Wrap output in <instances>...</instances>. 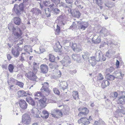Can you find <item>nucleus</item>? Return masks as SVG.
Here are the masks:
<instances>
[{"label":"nucleus","mask_w":125,"mask_h":125,"mask_svg":"<svg viewBox=\"0 0 125 125\" xmlns=\"http://www.w3.org/2000/svg\"><path fill=\"white\" fill-rule=\"evenodd\" d=\"M24 6L23 3L20 4L19 5L16 4L14 5L12 10L18 16H19L24 11Z\"/></svg>","instance_id":"f257e3e1"},{"label":"nucleus","mask_w":125,"mask_h":125,"mask_svg":"<svg viewBox=\"0 0 125 125\" xmlns=\"http://www.w3.org/2000/svg\"><path fill=\"white\" fill-rule=\"evenodd\" d=\"M95 59L97 62L105 61L106 59V56H104L100 51L97 52L95 54Z\"/></svg>","instance_id":"f03ea898"},{"label":"nucleus","mask_w":125,"mask_h":125,"mask_svg":"<svg viewBox=\"0 0 125 125\" xmlns=\"http://www.w3.org/2000/svg\"><path fill=\"white\" fill-rule=\"evenodd\" d=\"M25 76L29 79L33 81L34 84L37 82V77L35 75V73L33 72L30 71L25 74Z\"/></svg>","instance_id":"7ed1b4c3"},{"label":"nucleus","mask_w":125,"mask_h":125,"mask_svg":"<svg viewBox=\"0 0 125 125\" xmlns=\"http://www.w3.org/2000/svg\"><path fill=\"white\" fill-rule=\"evenodd\" d=\"M12 35L14 36L12 40L13 42H15L16 41L15 39H17L21 37L22 33L21 30L20 28H18L17 30H15L12 32Z\"/></svg>","instance_id":"20e7f679"},{"label":"nucleus","mask_w":125,"mask_h":125,"mask_svg":"<svg viewBox=\"0 0 125 125\" xmlns=\"http://www.w3.org/2000/svg\"><path fill=\"white\" fill-rule=\"evenodd\" d=\"M31 121V118L30 116L26 114H24L22 116V122L26 125L30 124Z\"/></svg>","instance_id":"39448f33"},{"label":"nucleus","mask_w":125,"mask_h":125,"mask_svg":"<svg viewBox=\"0 0 125 125\" xmlns=\"http://www.w3.org/2000/svg\"><path fill=\"white\" fill-rule=\"evenodd\" d=\"M87 22H82L79 23L78 25V29L82 30H85L88 25Z\"/></svg>","instance_id":"423d86ee"},{"label":"nucleus","mask_w":125,"mask_h":125,"mask_svg":"<svg viewBox=\"0 0 125 125\" xmlns=\"http://www.w3.org/2000/svg\"><path fill=\"white\" fill-rule=\"evenodd\" d=\"M79 124L82 123L84 125H87L90 124V122L87 118L85 117H82L78 121Z\"/></svg>","instance_id":"0eeeda50"},{"label":"nucleus","mask_w":125,"mask_h":125,"mask_svg":"<svg viewBox=\"0 0 125 125\" xmlns=\"http://www.w3.org/2000/svg\"><path fill=\"white\" fill-rule=\"evenodd\" d=\"M42 85L43 86L41 89L49 95V90L48 83L47 82H44L42 84Z\"/></svg>","instance_id":"6e6552de"},{"label":"nucleus","mask_w":125,"mask_h":125,"mask_svg":"<svg viewBox=\"0 0 125 125\" xmlns=\"http://www.w3.org/2000/svg\"><path fill=\"white\" fill-rule=\"evenodd\" d=\"M113 74H115V78H119L121 79H123L124 76V74H122L121 71L119 70H117L115 71Z\"/></svg>","instance_id":"1a4fd4ad"},{"label":"nucleus","mask_w":125,"mask_h":125,"mask_svg":"<svg viewBox=\"0 0 125 125\" xmlns=\"http://www.w3.org/2000/svg\"><path fill=\"white\" fill-rule=\"evenodd\" d=\"M19 103L21 109L25 110L27 108L28 105L25 101L22 99L20 100Z\"/></svg>","instance_id":"9d476101"},{"label":"nucleus","mask_w":125,"mask_h":125,"mask_svg":"<svg viewBox=\"0 0 125 125\" xmlns=\"http://www.w3.org/2000/svg\"><path fill=\"white\" fill-rule=\"evenodd\" d=\"M71 46L73 50L76 53H78L82 50V48L77 47L76 44L75 43H72V44Z\"/></svg>","instance_id":"9b49d317"},{"label":"nucleus","mask_w":125,"mask_h":125,"mask_svg":"<svg viewBox=\"0 0 125 125\" xmlns=\"http://www.w3.org/2000/svg\"><path fill=\"white\" fill-rule=\"evenodd\" d=\"M121 93L122 94L119 98L118 101L122 104L125 103V91H121Z\"/></svg>","instance_id":"f8f14e48"},{"label":"nucleus","mask_w":125,"mask_h":125,"mask_svg":"<svg viewBox=\"0 0 125 125\" xmlns=\"http://www.w3.org/2000/svg\"><path fill=\"white\" fill-rule=\"evenodd\" d=\"M71 62L70 59L68 56L65 57L62 61V64L64 66H66Z\"/></svg>","instance_id":"ddd939ff"},{"label":"nucleus","mask_w":125,"mask_h":125,"mask_svg":"<svg viewBox=\"0 0 125 125\" xmlns=\"http://www.w3.org/2000/svg\"><path fill=\"white\" fill-rule=\"evenodd\" d=\"M48 69V66L46 64H42L40 66V69L41 72L43 73H47Z\"/></svg>","instance_id":"4468645a"},{"label":"nucleus","mask_w":125,"mask_h":125,"mask_svg":"<svg viewBox=\"0 0 125 125\" xmlns=\"http://www.w3.org/2000/svg\"><path fill=\"white\" fill-rule=\"evenodd\" d=\"M55 5L54 4L52 3L50 6V8L56 14H59L60 12V10L58 9L57 8H55L54 7Z\"/></svg>","instance_id":"2eb2a0df"},{"label":"nucleus","mask_w":125,"mask_h":125,"mask_svg":"<svg viewBox=\"0 0 125 125\" xmlns=\"http://www.w3.org/2000/svg\"><path fill=\"white\" fill-rule=\"evenodd\" d=\"M40 92H37L34 94V95L36 96H45L48 95L46 93L41 89Z\"/></svg>","instance_id":"dca6fc26"},{"label":"nucleus","mask_w":125,"mask_h":125,"mask_svg":"<svg viewBox=\"0 0 125 125\" xmlns=\"http://www.w3.org/2000/svg\"><path fill=\"white\" fill-rule=\"evenodd\" d=\"M46 98L45 97L43 99H41L39 100V103L42 108H43L46 106Z\"/></svg>","instance_id":"f3484780"},{"label":"nucleus","mask_w":125,"mask_h":125,"mask_svg":"<svg viewBox=\"0 0 125 125\" xmlns=\"http://www.w3.org/2000/svg\"><path fill=\"white\" fill-rule=\"evenodd\" d=\"M99 34L102 36H106L109 34L107 30L105 28H103L99 32Z\"/></svg>","instance_id":"a211bd4d"},{"label":"nucleus","mask_w":125,"mask_h":125,"mask_svg":"<svg viewBox=\"0 0 125 125\" xmlns=\"http://www.w3.org/2000/svg\"><path fill=\"white\" fill-rule=\"evenodd\" d=\"M90 58L89 60V64L93 66H94L96 64L97 61L95 59V57L93 56L90 57Z\"/></svg>","instance_id":"6ab92c4d"},{"label":"nucleus","mask_w":125,"mask_h":125,"mask_svg":"<svg viewBox=\"0 0 125 125\" xmlns=\"http://www.w3.org/2000/svg\"><path fill=\"white\" fill-rule=\"evenodd\" d=\"M11 52L14 57H17L20 54L19 51L16 48H12Z\"/></svg>","instance_id":"aec40b11"},{"label":"nucleus","mask_w":125,"mask_h":125,"mask_svg":"<svg viewBox=\"0 0 125 125\" xmlns=\"http://www.w3.org/2000/svg\"><path fill=\"white\" fill-rule=\"evenodd\" d=\"M72 58L74 61L79 62L81 60V57L80 55L75 53L73 54L72 55Z\"/></svg>","instance_id":"412c9836"},{"label":"nucleus","mask_w":125,"mask_h":125,"mask_svg":"<svg viewBox=\"0 0 125 125\" xmlns=\"http://www.w3.org/2000/svg\"><path fill=\"white\" fill-rule=\"evenodd\" d=\"M31 11L32 14L37 15L41 14L42 13L41 11L38 8H33L31 10Z\"/></svg>","instance_id":"4be33fe9"},{"label":"nucleus","mask_w":125,"mask_h":125,"mask_svg":"<svg viewBox=\"0 0 125 125\" xmlns=\"http://www.w3.org/2000/svg\"><path fill=\"white\" fill-rule=\"evenodd\" d=\"M68 85L66 82H62L60 83L59 86L60 89L64 90L66 89Z\"/></svg>","instance_id":"5701e85b"},{"label":"nucleus","mask_w":125,"mask_h":125,"mask_svg":"<svg viewBox=\"0 0 125 125\" xmlns=\"http://www.w3.org/2000/svg\"><path fill=\"white\" fill-rule=\"evenodd\" d=\"M26 101L32 106H34L35 105V102L34 100L31 97H27L26 98Z\"/></svg>","instance_id":"b1692460"},{"label":"nucleus","mask_w":125,"mask_h":125,"mask_svg":"<svg viewBox=\"0 0 125 125\" xmlns=\"http://www.w3.org/2000/svg\"><path fill=\"white\" fill-rule=\"evenodd\" d=\"M42 115L41 116L44 119H47L49 116V113L47 111L43 110L42 112Z\"/></svg>","instance_id":"393cba45"},{"label":"nucleus","mask_w":125,"mask_h":125,"mask_svg":"<svg viewBox=\"0 0 125 125\" xmlns=\"http://www.w3.org/2000/svg\"><path fill=\"white\" fill-rule=\"evenodd\" d=\"M110 82L108 80H104L102 82L101 86L103 88H105L110 84Z\"/></svg>","instance_id":"a878e982"},{"label":"nucleus","mask_w":125,"mask_h":125,"mask_svg":"<svg viewBox=\"0 0 125 125\" xmlns=\"http://www.w3.org/2000/svg\"><path fill=\"white\" fill-rule=\"evenodd\" d=\"M17 93L19 97L26 96L28 95L27 93L23 90L19 91Z\"/></svg>","instance_id":"bb28decb"},{"label":"nucleus","mask_w":125,"mask_h":125,"mask_svg":"<svg viewBox=\"0 0 125 125\" xmlns=\"http://www.w3.org/2000/svg\"><path fill=\"white\" fill-rule=\"evenodd\" d=\"M24 50L28 54H30L29 52H32V48L29 45H25L24 46Z\"/></svg>","instance_id":"cd10ccee"},{"label":"nucleus","mask_w":125,"mask_h":125,"mask_svg":"<svg viewBox=\"0 0 125 125\" xmlns=\"http://www.w3.org/2000/svg\"><path fill=\"white\" fill-rule=\"evenodd\" d=\"M13 20L14 23L16 25H19L21 22L20 18L18 17H15Z\"/></svg>","instance_id":"c85d7f7f"},{"label":"nucleus","mask_w":125,"mask_h":125,"mask_svg":"<svg viewBox=\"0 0 125 125\" xmlns=\"http://www.w3.org/2000/svg\"><path fill=\"white\" fill-rule=\"evenodd\" d=\"M105 77L106 79L108 80L112 81L114 80L116 77L113 75L108 74L106 75Z\"/></svg>","instance_id":"c756f323"},{"label":"nucleus","mask_w":125,"mask_h":125,"mask_svg":"<svg viewBox=\"0 0 125 125\" xmlns=\"http://www.w3.org/2000/svg\"><path fill=\"white\" fill-rule=\"evenodd\" d=\"M82 56L83 59L86 60L88 58L89 56V53L87 52H83L82 54Z\"/></svg>","instance_id":"7c9ffc66"},{"label":"nucleus","mask_w":125,"mask_h":125,"mask_svg":"<svg viewBox=\"0 0 125 125\" xmlns=\"http://www.w3.org/2000/svg\"><path fill=\"white\" fill-rule=\"evenodd\" d=\"M8 28L10 31L12 30V32L15 30H16V28L14 27L13 24L9 23L8 26Z\"/></svg>","instance_id":"2f4dec72"},{"label":"nucleus","mask_w":125,"mask_h":125,"mask_svg":"<svg viewBox=\"0 0 125 125\" xmlns=\"http://www.w3.org/2000/svg\"><path fill=\"white\" fill-rule=\"evenodd\" d=\"M78 110L79 111L83 112H84V113L87 115L89 113L88 110V109L86 107H84L82 108H79L78 109Z\"/></svg>","instance_id":"473e14b6"},{"label":"nucleus","mask_w":125,"mask_h":125,"mask_svg":"<svg viewBox=\"0 0 125 125\" xmlns=\"http://www.w3.org/2000/svg\"><path fill=\"white\" fill-rule=\"evenodd\" d=\"M49 60L50 62H52L55 61L56 57L53 55L52 54H49Z\"/></svg>","instance_id":"72a5a7b5"},{"label":"nucleus","mask_w":125,"mask_h":125,"mask_svg":"<svg viewBox=\"0 0 125 125\" xmlns=\"http://www.w3.org/2000/svg\"><path fill=\"white\" fill-rule=\"evenodd\" d=\"M58 110V109H54L52 110L51 112V114L53 117H56V115H57Z\"/></svg>","instance_id":"f704fd0d"},{"label":"nucleus","mask_w":125,"mask_h":125,"mask_svg":"<svg viewBox=\"0 0 125 125\" xmlns=\"http://www.w3.org/2000/svg\"><path fill=\"white\" fill-rule=\"evenodd\" d=\"M56 5L57 6H59L60 7L62 6L65 8H67L68 7L67 5L65 3L62 2H61L60 3V2L58 3Z\"/></svg>","instance_id":"c9c22d12"},{"label":"nucleus","mask_w":125,"mask_h":125,"mask_svg":"<svg viewBox=\"0 0 125 125\" xmlns=\"http://www.w3.org/2000/svg\"><path fill=\"white\" fill-rule=\"evenodd\" d=\"M45 14L47 17H49L51 16V11L50 10L49 8L45 9Z\"/></svg>","instance_id":"e433bc0d"},{"label":"nucleus","mask_w":125,"mask_h":125,"mask_svg":"<svg viewBox=\"0 0 125 125\" xmlns=\"http://www.w3.org/2000/svg\"><path fill=\"white\" fill-rule=\"evenodd\" d=\"M69 108L68 106L66 108H64L62 109V111L63 113L65 115H68L69 114Z\"/></svg>","instance_id":"4c0bfd02"},{"label":"nucleus","mask_w":125,"mask_h":125,"mask_svg":"<svg viewBox=\"0 0 125 125\" xmlns=\"http://www.w3.org/2000/svg\"><path fill=\"white\" fill-rule=\"evenodd\" d=\"M94 124L95 125H105L104 122L102 120L98 121H95Z\"/></svg>","instance_id":"58836bf2"},{"label":"nucleus","mask_w":125,"mask_h":125,"mask_svg":"<svg viewBox=\"0 0 125 125\" xmlns=\"http://www.w3.org/2000/svg\"><path fill=\"white\" fill-rule=\"evenodd\" d=\"M15 82L16 83V85L19 86L21 88H22L23 87L24 84L23 83L18 81L16 80H14Z\"/></svg>","instance_id":"ea45409f"},{"label":"nucleus","mask_w":125,"mask_h":125,"mask_svg":"<svg viewBox=\"0 0 125 125\" xmlns=\"http://www.w3.org/2000/svg\"><path fill=\"white\" fill-rule=\"evenodd\" d=\"M72 95L73 98L74 99L76 100L77 98H78V93L77 91H73V92Z\"/></svg>","instance_id":"a19ab883"},{"label":"nucleus","mask_w":125,"mask_h":125,"mask_svg":"<svg viewBox=\"0 0 125 125\" xmlns=\"http://www.w3.org/2000/svg\"><path fill=\"white\" fill-rule=\"evenodd\" d=\"M14 68L13 65L11 64H10L8 66V70L11 73H12L13 71V70Z\"/></svg>","instance_id":"79ce46f5"},{"label":"nucleus","mask_w":125,"mask_h":125,"mask_svg":"<svg viewBox=\"0 0 125 125\" xmlns=\"http://www.w3.org/2000/svg\"><path fill=\"white\" fill-rule=\"evenodd\" d=\"M115 68L112 67H110L109 68L106 69V71L108 73H110L112 72L115 70Z\"/></svg>","instance_id":"37998d69"},{"label":"nucleus","mask_w":125,"mask_h":125,"mask_svg":"<svg viewBox=\"0 0 125 125\" xmlns=\"http://www.w3.org/2000/svg\"><path fill=\"white\" fill-rule=\"evenodd\" d=\"M53 91L54 93L56 94L59 95L60 94V92L59 90L56 88H54Z\"/></svg>","instance_id":"c03bdc74"},{"label":"nucleus","mask_w":125,"mask_h":125,"mask_svg":"<svg viewBox=\"0 0 125 125\" xmlns=\"http://www.w3.org/2000/svg\"><path fill=\"white\" fill-rule=\"evenodd\" d=\"M49 65H52L53 67L55 68H57L58 67L57 63L55 61L49 64Z\"/></svg>","instance_id":"a18cd8bd"},{"label":"nucleus","mask_w":125,"mask_h":125,"mask_svg":"<svg viewBox=\"0 0 125 125\" xmlns=\"http://www.w3.org/2000/svg\"><path fill=\"white\" fill-rule=\"evenodd\" d=\"M81 13L78 10H77L75 11V17L78 18H80L81 16Z\"/></svg>","instance_id":"49530a36"},{"label":"nucleus","mask_w":125,"mask_h":125,"mask_svg":"<svg viewBox=\"0 0 125 125\" xmlns=\"http://www.w3.org/2000/svg\"><path fill=\"white\" fill-rule=\"evenodd\" d=\"M25 53H22L21 55V56L20 57V60L22 62H23L25 61V60L24 59V56L25 55Z\"/></svg>","instance_id":"de8ad7c7"},{"label":"nucleus","mask_w":125,"mask_h":125,"mask_svg":"<svg viewBox=\"0 0 125 125\" xmlns=\"http://www.w3.org/2000/svg\"><path fill=\"white\" fill-rule=\"evenodd\" d=\"M96 3L100 6L103 3L102 0H95Z\"/></svg>","instance_id":"09e8293b"},{"label":"nucleus","mask_w":125,"mask_h":125,"mask_svg":"<svg viewBox=\"0 0 125 125\" xmlns=\"http://www.w3.org/2000/svg\"><path fill=\"white\" fill-rule=\"evenodd\" d=\"M50 2L49 1H44L43 2V5L46 7L48 6L50 7V6L51 4H50Z\"/></svg>","instance_id":"8fccbe9b"},{"label":"nucleus","mask_w":125,"mask_h":125,"mask_svg":"<svg viewBox=\"0 0 125 125\" xmlns=\"http://www.w3.org/2000/svg\"><path fill=\"white\" fill-rule=\"evenodd\" d=\"M101 42V39L100 38V37H98V38L97 39L95 40H94V41L93 42L94 43V44H98L99 43Z\"/></svg>","instance_id":"3c124183"},{"label":"nucleus","mask_w":125,"mask_h":125,"mask_svg":"<svg viewBox=\"0 0 125 125\" xmlns=\"http://www.w3.org/2000/svg\"><path fill=\"white\" fill-rule=\"evenodd\" d=\"M87 114L84 113V112H81L80 111L78 115V116L79 117H83L85 116H86Z\"/></svg>","instance_id":"603ef678"},{"label":"nucleus","mask_w":125,"mask_h":125,"mask_svg":"<svg viewBox=\"0 0 125 125\" xmlns=\"http://www.w3.org/2000/svg\"><path fill=\"white\" fill-rule=\"evenodd\" d=\"M20 25V28L21 30H24L26 28L25 26V24H23L21 22L19 25Z\"/></svg>","instance_id":"864d4df0"},{"label":"nucleus","mask_w":125,"mask_h":125,"mask_svg":"<svg viewBox=\"0 0 125 125\" xmlns=\"http://www.w3.org/2000/svg\"><path fill=\"white\" fill-rule=\"evenodd\" d=\"M62 42L63 44H65L68 43V45H69L70 46L72 44L71 43V44L70 43L68 40H64L62 41Z\"/></svg>","instance_id":"5fc2aeb1"},{"label":"nucleus","mask_w":125,"mask_h":125,"mask_svg":"<svg viewBox=\"0 0 125 125\" xmlns=\"http://www.w3.org/2000/svg\"><path fill=\"white\" fill-rule=\"evenodd\" d=\"M111 5V3L109 1L106 2L104 3L105 6L109 8H111L112 7L110 6Z\"/></svg>","instance_id":"6e6d98bb"},{"label":"nucleus","mask_w":125,"mask_h":125,"mask_svg":"<svg viewBox=\"0 0 125 125\" xmlns=\"http://www.w3.org/2000/svg\"><path fill=\"white\" fill-rule=\"evenodd\" d=\"M103 75L101 73H99L98 76V80H101L104 79Z\"/></svg>","instance_id":"4d7b16f0"},{"label":"nucleus","mask_w":125,"mask_h":125,"mask_svg":"<svg viewBox=\"0 0 125 125\" xmlns=\"http://www.w3.org/2000/svg\"><path fill=\"white\" fill-rule=\"evenodd\" d=\"M69 72L70 74L74 75L76 73L77 71L76 70H74L73 71H69Z\"/></svg>","instance_id":"13d9d810"},{"label":"nucleus","mask_w":125,"mask_h":125,"mask_svg":"<svg viewBox=\"0 0 125 125\" xmlns=\"http://www.w3.org/2000/svg\"><path fill=\"white\" fill-rule=\"evenodd\" d=\"M112 94L113 95L112 96L114 98H116L117 97L118 94L117 92H114L112 93Z\"/></svg>","instance_id":"bf43d9fd"},{"label":"nucleus","mask_w":125,"mask_h":125,"mask_svg":"<svg viewBox=\"0 0 125 125\" xmlns=\"http://www.w3.org/2000/svg\"><path fill=\"white\" fill-rule=\"evenodd\" d=\"M57 115H58L60 116L61 117L62 116V113L60 110L58 109Z\"/></svg>","instance_id":"052dcab7"},{"label":"nucleus","mask_w":125,"mask_h":125,"mask_svg":"<svg viewBox=\"0 0 125 125\" xmlns=\"http://www.w3.org/2000/svg\"><path fill=\"white\" fill-rule=\"evenodd\" d=\"M93 36H94L92 40L93 42L94 41V40H96L98 37H100L97 35H95L94 36L93 35Z\"/></svg>","instance_id":"680f3d73"},{"label":"nucleus","mask_w":125,"mask_h":125,"mask_svg":"<svg viewBox=\"0 0 125 125\" xmlns=\"http://www.w3.org/2000/svg\"><path fill=\"white\" fill-rule=\"evenodd\" d=\"M77 26L75 22H73L71 26L70 27L71 28H73V29H75L77 28Z\"/></svg>","instance_id":"e2e57ef3"},{"label":"nucleus","mask_w":125,"mask_h":125,"mask_svg":"<svg viewBox=\"0 0 125 125\" xmlns=\"http://www.w3.org/2000/svg\"><path fill=\"white\" fill-rule=\"evenodd\" d=\"M58 20L61 21H62L63 18V16L62 15H60L58 17Z\"/></svg>","instance_id":"0e129e2a"},{"label":"nucleus","mask_w":125,"mask_h":125,"mask_svg":"<svg viewBox=\"0 0 125 125\" xmlns=\"http://www.w3.org/2000/svg\"><path fill=\"white\" fill-rule=\"evenodd\" d=\"M66 3L68 4H72L73 1V0H65Z\"/></svg>","instance_id":"69168bd1"},{"label":"nucleus","mask_w":125,"mask_h":125,"mask_svg":"<svg viewBox=\"0 0 125 125\" xmlns=\"http://www.w3.org/2000/svg\"><path fill=\"white\" fill-rule=\"evenodd\" d=\"M52 2L54 3L56 5L59 3L60 2V0H52Z\"/></svg>","instance_id":"338daca9"},{"label":"nucleus","mask_w":125,"mask_h":125,"mask_svg":"<svg viewBox=\"0 0 125 125\" xmlns=\"http://www.w3.org/2000/svg\"><path fill=\"white\" fill-rule=\"evenodd\" d=\"M60 31V27L59 26H58V25H57V28L56 29V32H57L58 34H59Z\"/></svg>","instance_id":"774afa93"}]
</instances>
